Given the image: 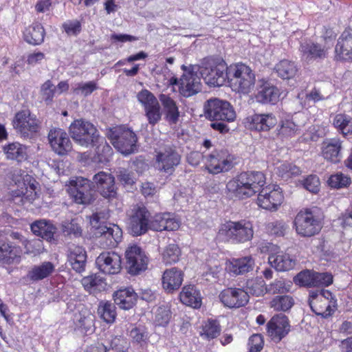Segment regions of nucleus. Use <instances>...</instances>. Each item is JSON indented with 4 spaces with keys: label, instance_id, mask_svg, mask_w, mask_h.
<instances>
[{
    "label": "nucleus",
    "instance_id": "obj_7",
    "mask_svg": "<svg viewBox=\"0 0 352 352\" xmlns=\"http://www.w3.org/2000/svg\"><path fill=\"white\" fill-rule=\"evenodd\" d=\"M107 135L115 148L122 154L129 155L138 152V138L130 129L124 126H116L110 128Z\"/></svg>",
    "mask_w": 352,
    "mask_h": 352
},
{
    "label": "nucleus",
    "instance_id": "obj_15",
    "mask_svg": "<svg viewBox=\"0 0 352 352\" xmlns=\"http://www.w3.org/2000/svg\"><path fill=\"white\" fill-rule=\"evenodd\" d=\"M187 70L185 65L182 66L184 71L179 80V91L184 97H190L201 91L200 78L197 74V66L191 65Z\"/></svg>",
    "mask_w": 352,
    "mask_h": 352
},
{
    "label": "nucleus",
    "instance_id": "obj_2",
    "mask_svg": "<svg viewBox=\"0 0 352 352\" xmlns=\"http://www.w3.org/2000/svg\"><path fill=\"white\" fill-rule=\"evenodd\" d=\"M12 181L17 186V189L12 190L10 197L16 204L24 205L32 203L38 197V183L25 170L15 169L11 177Z\"/></svg>",
    "mask_w": 352,
    "mask_h": 352
},
{
    "label": "nucleus",
    "instance_id": "obj_48",
    "mask_svg": "<svg viewBox=\"0 0 352 352\" xmlns=\"http://www.w3.org/2000/svg\"><path fill=\"white\" fill-rule=\"evenodd\" d=\"M221 330L219 323L217 320L208 319L202 324L199 334L204 339L210 340L217 338Z\"/></svg>",
    "mask_w": 352,
    "mask_h": 352
},
{
    "label": "nucleus",
    "instance_id": "obj_42",
    "mask_svg": "<svg viewBox=\"0 0 352 352\" xmlns=\"http://www.w3.org/2000/svg\"><path fill=\"white\" fill-rule=\"evenodd\" d=\"M133 344H137L141 347L147 346L150 334L147 328L143 325L132 326L128 333Z\"/></svg>",
    "mask_w": 352,
    "mask_h": 352
},
{
    "label": "nucleus",
    "instance_id": "obj_28",
    "mask_svg": "<svg viewBox=\"0 0 352 352\" xmlns=\"http://www.w3.org/2000/svg\"><path fill=\"white\" fill-rule=\"evenodd\" d=\"M183 279V272L176 267H172L164 271L162 278V287L166 292L171 293L180 287Z\"/></svg>",
    "mask_w": 352,
    "mask_h": 352
},
{
    "label": "nucleus",
    "instance_id": "obj_19",
    "mask_svg": "<svg viewBox=\"0 0 352 352\" xmlns=\"http://www.w3.org/2000/svg\"><path fill=\"white\" fill-rule=\"evenodd\" d=\"M155 160L159 170L172 174L181 162V155L173 147L166 146L157 152Z\"/></svg>",
    "mask_w": 352,
    "mask_h": 352
},
{
    "label": "nucleus",
    "instance_id": "obj_38",
    "mask_svg": "<svg viewBox=\"0 0 352 352\" xmlns=\"http://www.w3.org/2000/svg\"><path fill=\"white\" fill-rule=\"evenodd\" d=\"M181 302L193 308H199L201 305V296L194 285H187L182 288L179 294Z\"/></svg>",
    "mask_w": 352,
    "mask_h": 352
},
{
    "label": "nucleus",
    "instance_id": "obj_1",
    "mask_svg": "<svg viewBox=\"0 0 352 352\" xmlns=\"http://www.w3.org/2000/svg\"><path fill=\"white\" fill-rule=\"evenodd\" d=\"M265 183V175L262 172L246 171L230 179L226 189L236 198L245 199L258 193Z\"/></svg>",
    "mask_w": 352,
    "mask_h": 352
},
{
    "label": "nucleus",
    "instance_id": "obj_31",
    "mask_svg": "<svg viewBox=\"0 0 352 352\" xmlns=\"http://www.w3.org/2000/svg\"><path fill=\"white\" fill-rule=\"evenodd\" d=\"M342 141L339 138H331L323 142L322 146V157L333 163L340 161Z\"/></svg>",
    "mask_w": 352,
    "mask_h": 352
},
{
    "label": "nucleus",
    "instance_id": "obj_25",
    "mask_svg": "<svg viewBox=\"0 0 352 352\" xmlns=\"http://www.w3.org/2000/svg\"><path fill=\"white\" fill-rule=\"evenodd\" d=\"M221 302L229 308L240 307L248 302V295L245 290L240 288H227L219 296Z\"/></svg>",
    "mask_w": 352,
    "mask_h": 352
},
{
    "label": "nucleus",
    "instance_id": "obj_52",
    "mask_svg": "<svg viewBox=\"0 0 352 352\" xmlns=\"http://www.w3.org/2000/svg\"><path fill=\"white\" fill-rule=\"evenodd\" d=\"M248 295L261 296L267 292L265 281L261 278H256L248 280L246 283V291Z\"/></svg>",
    "mask_w": 352,
    "mask_h": 352
},
{
    "label": "nucleus",
    "instance_id": "obj_3",
    "mask_svg": "<svg viewBox=\"0 0 352 352\" xmlns=\"http://www.w3.org/2000/svg\"><path fill=\"white\" fill-rule=\"evenodd\" d=\"M109 217L107 212L102 211L93 214L90 218V224L95 230L94 234L99 238V243L103 248L116 247L122 236V230L117 225L108 227L104 224Z\"/></svg>",
    "mask_w": 352,
    "mask_h": 352
},
{
    "label": "nucleus",
    "instance_id": "obj_56",
    "mask_svg": "<svg viewBox=\"0 0 352 352\" xmlns=\"http://www.w3.org/2000/svg\"><path fill=\"white\" fill-rule=\"evenodd\" d=\"M327 184L332 188L340 189L346 188L351 184V178L342 173H337L329 177Z\"/></svg>",
    "mask_w": 352,
    "mask_h": 352
},
{
    "label": "nucleus",
    "instance_id": "obj_39",
    "mask_svg": "<svg viewBox=\"0 0 352 352\" xmlns=\"http://www.w3.org/2000/svg\"><path fill=\"white\" fill-rule=\"evenodd\" d=\"M300 50L302 53V58L307 62L324 58L326 56V51L320 45L311 42L302 43Z\"/></svg>",
    "mask_w": 352,
    "mask_h": 352
},
{
    "label": "nucleus",
    "instance_id": "obj_8",
    "mask_svg": "<svg viewBox=\"0 0 352 352\" xmlns=\"http://www.w3.org/2000/svg\"><path fill=\"white\" fill-rule=\"evenodd\" d=\"M69 132L72 139L82 146H94L100 142V136L97 129L85 120H74L70 124Z\"/></svg>",
    "mask_w": 352,
    "mask_h": 352
},
{
    "label": "nucleus",
    "instance_id": "obj_54",
    "mask_svg": "<svg viewBox=\"0 0 352 352\" xmlns=\"http://www.w3.org/2000/svg\"><path fill=\"white\" fill-rule=\"evenodd\" d=\"M292 282L283 278L276 279L267 287V292L272 294H285L290 292Z\"/></svg>",
    "mask_w": 352,
    "mask_h": 352
},
{
    "label": "nucleus",
    "instance_id": "obj_23",
    "mask_svg": "<svg viewBox=\"0 0 352 352\" xmlns=\"http://www.w3.org/2000/svg\"><path fill=\"white\" fill-rule=\"evenodd\" d=\"M95 316L87 309H82L74 314L73 329L76 333L89 334L95 330Z\"/></svg>",
    "mask_w": 352,
    "mask_h": 352
},
{
    "label": "nucleus",
    "instance_id": "obj_50",
    "mask_svg": "<svg viewBox=\"0 0 352 352\" xmlns=\"http://www.w3.org/2000/svg\"><path fill=\"white\" fill-rule=\"evenodd\" d=\"M98 313L100 317L107 323H113L116 317L114 304L110 302H101L98 306Z\"/></svg>",
    "mask_w": 352,
    "mask_h": 352
},
{
    "label": "nucleus",
    "instance_id": "obj_51",
    "mask_svg": "<svg viewBox=\"0 0 352 352\" xmlns=\"http://www.w3.org/2000/svg\"><path fill=\"white\" fill-rule=\"evenodd\" d=\"M333 125L344 135L352 133V118L348 115H336L333 119Z\"/></svg>",
    "mask_w": 352,
    "mask_h": 352
},
{
    "label": "nucleus",
    "instance_id": "obj_13",
    "mask_svg": "<svg viewBox=\"0 0 352 352\" xmlns=\"http://www.w3.org/2000/svg\"><path fill=\"white\" fill-rule=\"evenodd\" d=\"M284 201L281 188L276 184H270L262 187L258 192L257 204L266 210L276 211Z\"/></svg>",
    "mask_w": 352,
    "mask_h": 352
},
{
    "label": "nucleus",
    "instance_id": "obj_61",
    "mask_svg": "<svg viewBox=\"0 0 352 352\" xmlns=\"http://www.w3.org/2000/svg\"><path fill=\"white\" fill-rule=\"evenodd\" d=\"M144 110L149 124L154 126L161 120L162 111L159 102Z\"/></svg>",
    "mask_w": 352,
    "mask_h": 352
},
{
    "label": "nucleus",
    "instance_id": "obj_17",
    "mask_svg": "<svg viewBox=\"0 0 352 352\" xmlns=\"http://www.w3.org/2000/svg\"><path fill=\"white\" fill-rule=\"evenodd\" d=\"M68 192L75 202L89 204L91 199V182L82 177H72L69 181Z\"/></svg>",
    "mask_w": 352,
    "mask_h": 352
},
{
    "label": "nucleus",
    "instance_id": "obj_37",
    "mask_svg": "<svg viewBox=\"0 0 352 352\" xmlns=\"http://www.w3.org/2000/svg\"><path fill=\"white\" fill-rule=\"evenodd\" d=\"M280 96L278 89L271 85L270 83L265 82L260 87L258 93L256 95V101L263 104H275L278 102Z\"/></svg>",
    "mask_w": 352,
    "mask_h": 352
},
{
    "label": "nucleus",
    "instance_id": "obj_43",
    "mask_svg": "<svg viewBox=\"0 0 352 352\" xmlns=\"http://www.w3.org/2000/svg\"><path fill=\"white\" fill-rule=\"evenodd\" d=\"M160 100L164 107L167 120L175 124L179 117V111L176 102L170 96L165 94L160 96Z\"/></svg>",
    "mask_w": 352,
    "mask_h": 352
},
{
    "label": "nucleus",
    "instance_id": "obj_10",
    "mask_svg": "<svg viewBox=\"0 0 352 352\" xmlns=\"http://www.w3.org/2000/svg\"><path fill=\"white\" fill-rule=\"evenodd\" d=\"M236 156L227 149H215L206 157V168L214 175L227 172L236 164Z\"/></svg>",
    "mask_w": 352,
    "mask_h": 352
},
{
    "label": "nucleus",
    "instance_id": "obj_5",
    "mask_svg": "<svg viewBox=\"0 0 352 352\" xmlns=\"http://www.w3.org/2000/svg\"><path fill=\"white\" fill-rule=\"evenodd\" d=\"M254 236L253 225L250 221H228L221 225L218 237L232 243L250 241Z\"/></svg>",
    "mask_w": 352,
    "mask_h": 352
},
{
    "label": "nucleus",
    "instance_id": "obj_29",
    "mask_svg": "<svg viewBox=\"0 0 352 352\" xmlns=\"http://www.w3.org/2000/svg\"><path fill=\"white\" fill-rule=\"evenodd\" d=\"M336 55L343 60H352V29H346L336 45Z\"/></svg>",
    "mask_w": 352,
    "mask_h": 352
},
{
    "label": "nucleus",
    "instance_id": "obj_21",
    "mask_svg": "<svg viewBox=\"0 0 352 352\" xmlns=\"http://www.w3.org/2000/svg\"><path fill=\"white\" fill-rule=\"evenodd\" d=\"M121 257L114 252L101 253L96 260L98 269L105 274H117L121 270Z\"/></svg>",
    "mask_w": 352,
    "mask_h": 352
},
{
    "label": "nucleus",
    "instance_id": "obj_40",
    "mask_svg": "<svg viewBox=\"0 0 352 352\" xmlns=\"http://www.w3.org/2000/svg\"><path fill=\"white\" fill-rule=\"evenodd\" d=\"M6 157L19 162L28 159V147L19 142L10 143L3 147Z\"/></svg>",
    "mask_w": 352,
    "mask_h": 352
},
{
    "label": "nucleus",
    "instance_id": "obj_36",
    "mask_svg": "<svg viewBox=\"0 0 352 352\" xmlns=\"http://www.w3.org/2000/svg\"><path fill=\"white\" fill-rule=\"evenodd\" d=\"M296 118L297 115L294 117L287 116L280 121L276 130L281 139L294 137L299 133L300 126L296 123Z\"/></svg>",
    "mask_w": 352,
    "mask_h": 352
},
{
    "label": "nucleus",
    "instance_id": "obj_57",
    "mask_svg": "<svg viewBox=\"0 0 352 352\" xmlns=\"http://www.w3.org/2000/svg\"><path fill=\"white\" fill-rule=\"evenodd\" d=\"M276 169V173L285 180H287L293 175H297L300 173L299 168L291 163H283Z\"/></svg>",
    "mask_w": 352,
    "mask_h": 352
},
{
    "label": "nucleus",
    "instance_id": "obj_12",
    "mask_svg": "<svg viewBox=\"0 0 352 352\" xmlns=\"http://www.w3.org/2000/svg\"><path fill=\"white\" fill-rule=\"evenodd\" d=\"M204 113L207 118L213 120L230 122L236 118V112L230 103L218 98H211L206 102Z\"/></svg>",
    "mask_w": 352,
    "mask_h": 352
},
{
    "label": "nucleus",
    "instance_id": "obj_11",
    "mask_svg": "<svg viewBox=\"0 0 352 352\" xmlns=\"http://www.w3.org/2000/svg\"><path fill=\"white\" fill-rule=\"evenodd\" d=\"M294 223L297 234L303 237L314 236L322 228L321 220L310 209L300 210L296 214Z\"/></svg>",
    "mask_w": 352,
    "mask_h": 352
},
{
    "label": "nucleus",
    "instance_id": "obj_9",
    "mask_svg": "<svg viewBox=\"0 0 352 352\" xmlns=\"http://www.w3.org/2000/svg\"><path fill=\"white\" fill-rule=\"evenodd\" d=\"M336 299L332 293L327 289L311 291L309 292V305L314 313L326 318L335 311Z\"/></svg>",
    "mask_w": 352,
    "mask_h": 352
},
{
    "label": "nucleus",
    "instance_id": "obj_24",
    "mask_svg": "<svg viewBox=\"0 0 352 352\" xmlns=\"http://www.w3.org/2000/svg\"><path fill=\"white\" fill-rule=\"evenodd\" d=\"M48 140L52 150L59 155H65L72 149L70 139L63 129H51L48 133Z\"/></svg>",
    "mask_w": 352,
    "mask_h": 352
},
{
    "label": "nucleus",
    "instance_id": "obj_60",
    "mask_svg": "<svg viewBox=\"0 0 352 352\" xmlns=\"http://www.w3.org/2000/svg\"><path fill=\"white\" fill-rule=\"evenodd\" d=\"M171 312L168 305L159 307L155 314V322L157 325L166 326L170 321Z\"/></svg>",
    "mask_w": 352,
    "mask_h": 352
},
{
    "label": "nucleus",
    "instance_id": "obj_62",
    "mask_svg": "<svg viewBox=\"0 0 352 352\" xmlns=\"http://www.w3.org/2000/svg\"><path fill=\"white\" fill-rule=\"evenodd\" d=\"M137 98L144 109L159 102L156 97L147 89L140 91L137 95Z\"/></svg>",
    "mask_w": 352,
    "mask_h": 352
},
{
    "label": "nucleus",
    "instance_id": "obj_26",
    "mask_svg": "<svg viewBox=\"0 0 352 352\" xmlns=\"http://www.w3.org/2000/svg\"><path fill=\"white\" fill-rule=\"evenodd\" d=\"M179 226V221L173 213H157L151 217L150 229L155 231H173L177 230Z\"/></svg>",
    "mask_w": 352,
    "mask_h": 352
},
{
    "label": "nucleus",
    "instance_id": "obj_49",
    "mask_svg": "<svg viewBox=\"0 0 352 352\" xmlns=\"http://www.w3.org/2000/svg\"><path fill=\"white\" fill-rule=\"evenodd\" d=\"M270 307L276 311H287L294 305V298L289 295L276 296L270 301Z\"/></svg>",
    "mask_w": 352,
    "mask_h": 352
},
{
    "label": "nucleus",
    "instance_id": "obj_59",
    "mask_svg": "<svg viewBox=\"0 0 352 352\" xmlns=\"http://www.w3.org/2000/svg\"><path fill=\"white\" fill-rule=\"evenodd\" d=\"M314 271L304 270L299 272L294 278L296 285L305 287H314Z\"/></svg>",
    "mask_w": 352,
    "mask_h": 352
},
{
    "label": "nucleus",
    "instance_id": "obj_64",
    "mask_svg": "<svg viewBox=\"0 0 352 352\" xmlns=\"http://www.w3.org/2000/svg\"><path fill=\"white\" fill-rule=\"evenodd\" d=\"M62 228L63 233L66 235H72L74 237H78L82 234L81 227L78 223L76 219L64 222Z\"/></svg>",
    "mask_w": 352,
    "mask_h": 352
},
{
    "label": "nucleus",
    "instance_id": "obj_4",
    "mask_svg": "<svg viewBox=\"0 0 352 352\" xmlns=\"http://www.w3.org/2000/svg\"><path fill=\"white\" fill-rule=\"evenodd\" d=\"M197 67L204 82L210 87L223 86L228 80V67L221 58H204Z\"/></svg>",
    "mask_w": 352,
    "mask_h": 352
},
{
    "label": "nucleus",
    "instance_id": "obj_18",
    "mask_svg": "<svg viewBox=\"0 0 352 352\" xmlns=\"http://www.w3.org/2000/svg\"><path fill=\"white\" fill-rule=\"evenodd\" d=\"M13 126L23 137L32 135L39 129L38 120L28 110L19 111L15 115Z\"/></svg>",
    "mask_w": 352,
    "mask_h": 352
},
{
    "label": "nucleus",
    "instance_id": "obj_46",
    "mask_svg": "<svg viewBox=\"0 0 352 352\" xmlns=\"http://www.w3.org/2000/svg\"><path fill=\"white\" fill-rule=\"evenodd\" d=\"M31 230L34 234L46 240H51L56 228L46 220L36 221L31 225Z\"/></svg>",
    "mask_w": 352,
    "mask_h": 352
},
{
    "label": "nucleus",
    "instance_id": "obj_58",
    "mask_svg": "<svg viewBox=\"0 0 352 352\" xmlns=\"http://www.w3.org/2000/svg\"><path fill=\"white\" fill-rule=\"evenodd\" d=\"M41 96L46 104H50L53 98L58 96L56 86L50 80L45 81L41 87Z\"/></svg>",
    "mask_w": 352,
    "mask_h": 352
},
{
    "label": "nucleus",
    "instance_id": "obj_44",
    "mask_svg": "<svg viewBox=\"0 0 352 352\" xmlns=\"http://www.w3.org/2000/svg\"><path fill=\"white\" fill-rule=\"evenodd\" d=\"M54 270V265L45 261L38 265H34L28 273V278L33 281L43 280L49 276Z\"/></svg>",
    "mask_w": 352,
    "mask_h": 352
},
{
    "label": "nucleus",
    "instance_id": "obj_30",
    "mask_svg": "<svg viewBox=\"0 0 352 352\" xmlns=\"http://www.w3.org/2000/svg\"><path fill=\"white\" fill-rule=\"evenodd\" d=\"M67 261L76 272H83L87 261L86 251L80 246L71 245L67 251Z\"/></svg>",
    "mask_w": 352,
    "mask_h": 352
},
{
    "label": "nucleus",
    "instance_id": "obj_45",
    "mask_svg": "<svg viewBox=\"0 0 352 352\" xmlns=\"http://www.w3.org/2000/svg\"><path fill=\"white\" fill-rule=\"evenodd\" d=\"M82 285L85 290L89 293H96L104 290L107 286L105 279L100 274H94L84 277Z\"/></svg>",
    "mask_w": 352,
    "mask_h": 352
},
{
    "label": "nucleus",
    "instance_id": "obj_16",
    "mask_svg": "<svg viewBox=\"0 0 352 352\" xmlns=\"http://www.w3.org/2000/svg\"><path fill=\"white\" fill-rule=\"evenodd\" d=\"M128 272L132 275H138L144 271L148 265V257L145 252L137 245L128 247L125 252Z\"/></svg>",
    "mask_w": 352,
    "mask_h": 352
},
{
    "label": "nucleus",
    "instance_id": "obj_20",
    "mask_svg": "<svg viewBox=\"0 0 352 352\" xmlns=\"http://www.w3.org/2000/svg\"><path fill=\"white\" fill-rule=\"evenodd\" d=\"M289 331V322L284 314L274 316L267 324V333L275 342H280Z\"/></svg>",
    "mask_w": 352,
    "mask_h": 352
},
{
    "label": "nucleus",
    "instance_id": "obj_22",
    "mask_svg": "<svg viewBox=\"0 0 352 352\" xmlns=\"http://www.w3.org/2000/svg\"><path fill=\"white\" fill-rule=\"evenodd\" d=\"M245 127L256 131H268L277 124L276 117L272 113H254L245 119Z\"/></svg>",
    "mask_w": 352,
    "mask_h": 352
},
{
    "label": "nucleus",
    "instance_id": "obj_27",
    "mask_svg": "<svg viewBox=\"0 0 352 352\" xmlns=\"http://www.w3.org/2000/svg\"><path fill=\"white\" fill-rule=\"evenodd\" d=\"M93 181L102 197L109 199L116 197L115 179L111 174L100 171L94 176Z\"/></svg>",
    "mask_w": 352,
    "mask_h": 352
},
{
    "label": "nucleus",
    "instance_id": "obj_6",
    "mask_svg": "<svg viewBox=\"0 0 352 352\" xmlns=\"http://www.w3.org/2000/svg\"><path fill=\"white\" fill-rule=\"evenodd\" d=\"M228 82L234 91L248 94L254 87V73L245 64L231 65L228 67Z\"/></svg>",
    "mask_w": 352,
    "mask_h": 352
},
{
    "label": "nucleus",
    "instance_id": "obj_53",
    "mask_svg": "<svg viewBox=\"0 0 352 352\" xmlns=\"http://www.w3.org/2000/svg\"><path fill=\"white\" fill-rule=\"evenodd\" d=\"M94 146L96 147V160H98V162L106 163L110 160L113 154L112 148L103 138L100 137V142L97 143Z\"/></svg>",
    "mask_w": 352,
    "mask_h": 352
},
{
    "label": "nucleus",
    "instance_id": "obj_63",
    "mask_svg": "<svg viewBox=\"0 0 352 352\" xmlns=\"http://www.w3.org/2000/svg\"><path fill=\"white\" fill-rule=\"evenodd\" d=\"M98 88L95 81H89L86 82H79L74 88V93L80 94L83 96H88Z\"/></svg>",
    "mask_w": 352,
    "mask_h": 352
},
{
    "label": "nucleus",
    "instance_id": "obj_47",
    "mask_svg": "<svg viewBox=\"0 0 352 352\" xmlns=\"http://www.w3.org/2000/svg\"><path fill=\"white\" fill-rule=\"evenodd\" d=\"M275 70L283 79H290L296 75L298 67L294 62L284 59L276 65Z\"/></svg>",
    "mask_w": 352,
    "mask_h": 352
},
{
    "label": "nucleus",
    "instance_id": "obj_34",
    "mask_svg": "<svg viewBox=\"0 0 352 352\" xmlns=\"http://www.w3.org/2000/svg\"><path fill=\"white\" fill-rule=\"evenodd\" d=\"M254 261L252 256L232 258L226 263V270L234 275H241L252 271Z\"/></svg>",
    "mask_w": 352,
    "mask_h": 352
},
{
    "label": "nucleus",
    "instance_id": "obj_35",
    "mask_svg": "<svg viewBox=\"0 0 352 352\" xmlns=\"http://www.w3.org/2000/svg\"><path fill=\"white\" fill-rule=\"evenodd\" d=\"M137 294L132 287L120 289L113 294L114 302L122 309H129L134 305Z\"/></svg>",
    "mask_w": 352,
    "mask_h": 352
},
{
    "label": "nucleus",
    "instance_id": "obj_33",
    "mask_svg": "<svg viewBox=\"0 0 352 352\" xmlns=\"http://www.w3.org/2000/svg\"><path fill=\"white\" fill-rule=\"evenodd\" d=\"M268 262L272 267L279 272L289 271L296 265V260L289 254L283 252L271 254L268 257Z\"/></svg>",
    "mask_w": 352,
    "mask_h": 352
},
{
    "label": "nucleus",
    "instance_id": "obj_55",
    "mask_svg": "<svg viewBox=\"0 0 352 352\" xmlns=\"http://www.w3.org/2000/svg\"><path fill=\"white\" fill-rule=\"evenodd\" d=\"M181 251L177 245H168L162 252V260L166 265H171L179 261Z\"/></svg>",
    "mask_w": 352,
    "mask_h": 352
},
{
    "label": "nucleus",
    "instance_id": "obj_32",
    "mask_svg": "<svg viewBox=\"0 0 352 352\" xmlns=\"http://www.w3.org/2000/svg\"><path fill=\"white\" fill-rule=\"evenodd\" d=\"M21 249L11 243L0 245V263L4 265L18 264L21 261Z\"/></svg>",
    "mask_w": 352,
    "mask_h": 352
},
{
    "label": "nucleus",
    "instance_id": "obj_14",
    "mask_svg": "<svg viewBox=\"0 0 352 352\" xmlns=\"http://www.w3.org/2000/svg\"><path fill=\"white\" fill-rule=\"evenodd\" d=\"M151 214L146 207L135 206L129 219V230L133 236H140L150 229Z\"/></svg>",
    "mask_w": 352,
    "mask_h": 352
},
{
    "label": "nucleus",
    "instance_id": "obj_41",
    "mask_svg": "<svg viewBox=\"0 0 352 352\" xmlns=\"http://www.w3.org/2000/svg\"><path fill=\"white\" fill-rule=\"evenodd\" d=\"M25 41L32 45H36L44 41L45 30L40 23H33L23 32Z\"/></svg>",
    "mask_w": 352,
    "mask_h": 352
}]
</instances>
